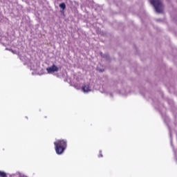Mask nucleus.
<instances>
[{
    "mask_svg": "<svg viewBox=\"0 0 177 177\" xmlns=\"http://www.w3.org/2000/svg\"><path fill=\"white\" fill-rule=\"evenodd\" d=\"M76 88V89H78V87H75Z\"/></svg>",
    "mask_w": 177,
    "mask_h": 177,
    "instance_id": "nucleus-14",
    "label": "nucleus"
},
{
    "mask_svg": "<svg viewBox=\"0 0 177 177\" xmlns=\"http://www.w3.org/2000/svg\"><path fill=\"white\" fill-rule=\"evenodd\" d=\"M59 8H60V9L62 10V12H63L64 10V9H66V3H60Z\"/></svg>",
    "mask_w": 177,
    "mask_h": 177,
    "instance_id": "nucleus-6",
    "label": "nucleus"
},
{
    "mask_svg": "<svg viewBox=\"0 0 177 177\" xmlns=\"http://www.w3.org/2000/svg\"><path fill=\"white\" fill-rule=\"evenodd\" d=\"M28 66L30 68V70H33V71H37L38 70V66L35 64V62L28 61L26 62Z\"/></svg>",
    "mask_w": 177,
    "mask_h": 177,
    "instance_id": "nucleus-5",
    "label": "nucleus"
},
{
    "mask_svg": "<svg viewBox=\"0 0 177 177\" xmlns=\"http://www.w3.org/2000/svg\"><path fill=\"white\" fill-rule=\"evenodd\" d=\"M82 91L84 93H89V92H92V87L89 84H85L82 86Z\"/></svg>",
    "mask_w": 177,
    "mask_h": 177,
    "instance_id": "nucleus-4",
    "label": "nucleus"
},
{
    "mask_svg": "<svg viewBox=\"0 0 177 177\" xmlns=\"http://www.w3.org/2000/svg\"><path fill=\"white\" fill-rule=\"evenodd\" d=\"M106 93H107V95H109L110 96H111V93H108L107 91H105Z\"/></svg>",
    "mask_w": 177,
    "mask_h": 177,
    "instance_id": "nucleus-10",
    "label": "nucleus"
},
{
    "mask_svg": "<svg viewBox=\"0 0 177 177\" xmlns=\"http://www.w3.org/2000/svg\"><path fill=\"white\" fill-rule=\"evenodd\" d=\"M171 146H172V140H171Z\"/></svg>",
    "mask_w": 177,
    "mask_h": 177,
    "instance_id": "nucleus-12",
    "label": "nucleus"
},
{
    "mask_svg": "<svg viewBox=\"0 0 177 177\" xmlns=\"http://www.w3.org/2000/svg\"><path fill=\"white\" fill-rule=\"evenodd\" d=\"M151 3L154 7L156 13H162L164 5L161 0H151Z\"/></svg>",
    "mask_w": 177,
    "mask_h": 177,
    "instance_id": "nucleus-2",
    "label": "nucleus"
},
{
    "mask_svg": "<svg viewBox=\"0 0 177 177\" xmlns=\"http://www.w3.org/2000/svg\"><path fill=\"white\" fill-rule=\"evenodd\" d=\"M100 55H101V56H102V57H107V55H103L102 53H101Z\"/></svg>",
    "mask_w": 177,
    "mask_h": 177,
    "instance_id": "nucleus-8",
    "label": "nucleus"
},
{
    "mask_svg": "<svg viewBox=\"0 0 177 177\" xmlns=\"http://www.w3.org/2000/svg\"><path fill=\"white\" fill-rule=\"evenodd\" d=\"M76 88V89H78V87H75Z\"/></svg>",
    "mask_w": 177,
    "mask_h": 177,
    "instance_id": "nucleus-13",
    "label": "nucleus"
},
{
    "mask_svg": "<svg viewBox=\"0 0 177 177\" xmlns=\"http://www.w3.org/2000/svg\"><path fill=\"white\" fill-rule=\"evenodd\" d=\"M0 176L1 177H8V176H6V173H5L3 171H0Z\"/></svg>",
    "mask_w": 177,
    "mask_h": 177,
    "instance_id": "nucleus-7",
    "label": "nucleus"
},
{
    "mask_svg": "<svg viewBox=\"0 0 177 177\" xmlns=\"http://www.w3.org/2000/svg\"><path fill=\"white\" fill-rule=\"evenodd\" d=\"M55 147V152L58 154H63L64 150L67 149V140H57L54 142Z\"/></svg>",
    "mask_w": 177,
    "mask_h": 177,
    "instance_id": "nucleus-1",
    "label": "nucleus"
},
{
    "mask_svg": "<svg viewBox=\"0 0 177 177\" xmlns=\"http://www.w3.org/2000/svg\"><path fill=\"white\" fill-rule=\"evenodd\" d=\"M98 157H103V154H102V151H100V155Z\"/></svg>",
    "mask_w": 177,
    "mask_h": 177,
    "instance_id": "nucleus-9",
    "label": "nucleus"
},
{
    "mask_svg": "<svg viewBox=\"0 0 177 177\" xmlns=\"http://www.w3.org/2000/svg\"><path fill=\"white\" fill-rule=\"evenodd\" d=\"M20 59H21V60H23V57H20Z\"/></svg>",
    "mask_w": 177,
    "mask_h": 177,
    "instance_id": "nucleus-11",
    "label": "nucleus"
},
{
    "mask_svg": "<svg viewBox=\"0 0 177 177\" xmlns=\"http://www.w3.org/2000/svg\"><path fill=\"white\" fill-rule=\"evenodd\" d=\"M46 71L48 74H55V73H57V71H59V67L55 64H53L51 66L46 68Z\"/></svg>",
    "mask_w": 177,
    "mask_h": 177,
    "instance_id": "nucleus-3",
    "label": "nucleus"
}]
</instances>
